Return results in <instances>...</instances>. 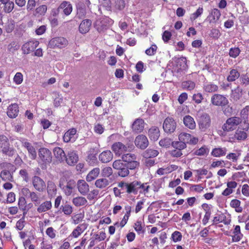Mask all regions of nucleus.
<instances>
[{"instance_id": "1", "label": "nucleus", "mask_w": 249, "mask_h": 249, "mask_svg": "<svg viewBox=\"0 0 249 249\" xmlns=\"http://www.w3.org/2000/svg\"><path fill=\"white\" fill-rule=\"evenodd\" d=\"M0 151L9 157L16 153V150L10 146L8 138L4 135H0Z\"/></svg>"}, {"instance_id": "2", "label": "nucleus", "mask_w": 249, "mask_h": 249, "mask_svg": "<svg viewBox=\"0 0 249 249\" xmlns=\"http://www.w3.org/2000/svg\"><path fill=\"white\" fill-rule=\"evenodd\" d=\"M122 161L128 165L130 170H135L139 168L140 162L137 160V156L132 153L124 154L122 156Z\"/></svg>"}, {"instance_id": "3", "label": "nucleus", "mask_w": 249, "mask_h": 249, "mask_svg": "<svg viewBox=\"0 0 249 249\" xmlns=\"http://www.w3.org/2000/svg\"><path fill=\"white\" fill-rule=\"evenodd\" d=\"M90 2L89 0H81L76 5L77 12L75 18L84 19L86 18L87 10L89 8Z\"/></svg>"}, {"instance_id": "4", "label": "nucleus", "mask_w": 249, "mask_h": 249, "mask_svg": "<svg viewBox=\"0 0 249 249\" xmlns=\"http://www.w3.org/2000/svg\"><path fill=\"white\" fill-rule=\"evenodd\" d=\"M162 127L165 133L171 134L177 128V123L172 117H167L163 121Z\"/></svg>"}, {"instance_id": "5", "label": "nucleus", "mask_w": 249, "mask_h": 249, "mask_svg": "<svg viewBox=\"0 0 249 249\" xmlns=\"http://www.w3.org/2000/svg\"><path fill=\"white\" fill-rule=\"evenodd\" d=\"M197 123L199 129L202 131H205L211 125L210 116L206 113H203L198 117Z\"/></svg>"}, {"instance_id": "6", "label": "nucleus", "mask_w": 249, "mask_h": 249, "mask_svg": "<svg viewBox=\"0 0 249 249\" xmlns=\"http://www.w3.org/2000/svg\"><path fill=\"white\" fill-rule=\"evenodd\" d=\"M241 123V119L237 117H232L228 119L223 125L222 129L225 131H230L233 130L235 126Z\"/></svg>"}, {"instance_id": "7", "label": "nucleus", "mask_w": 249, "mask_h": 249, "mask_svg": "<svg viewBox=\"0 0 249 249\" xmlns=\"http://www.w3.org/2000/svg\"><path fill=\"white\" fill-rule=\"evenodd\" d=\"M211 103L213 106H220L223 107L226 106L229 103L228 99L223 95L214 94L212 96Z\"/></svg>"}, {"instance_id": "8", "label": "nucleus", "mask_w": 249, "mask_h": 249, "mask_svg": "<svg viewBox=\"0 0 249 249\" xmlns=\"http://www.w3.org/2000/svg\"><path fill=\"white\" fill-rule=\"evenodd\" d=\"M39 159L43 164H49L52 161V155L51 151L46 148H41L38 151Z\"/></svg>"}, {"instance_id": "9", "label": "nucleus", "mask_w": 249, "mask_h": 249, "mask_svg": "<svg viewBox=\"0 0 249 249\" xmlns=\"http://www.w3.org/2000/svg\"><path fill=\"white\" fill-rule=\"evenodd\" d=\"M68 43V40L63 37H57L51 39L49 45L52 48H62L66 47Z\"/></svg>"}, {"instance_id": "10", "label": "nucleus", "mask_w": 249, "mask_h": 249, "mask_svg": "<svg viewBox=\"0 0 249 249\" xmlns=\"http://www.w3.org/2000/svg\"><path fill=\"white\" fill-rule=\"evenodd\" d=\"M39 43L37 40H31L25 43L21 47L22 53L24 54H28L34 52Z\"/></svg>"}, {"instance_id": "11", "label": "nucleus", "mask_w": 249, "mask_h": 249, "mask_svg": "<svg viewBox=\"0 0 249 249\" xmlns=\"http://www.w3.org/2000/svg\"><path fill=\"white\" fill-rule=\"evenodd\" d=\"M134 142L137 148L142 150L146 148L149 144V142L147 137L142 134L139 135L135 138Z\"/></svg>"}, {"instance_id": "12", "label": "nucleus", "mask_w": 249, "mask_h": 249, "mask_svg": "<svg viewBox=\"0 0 249 249\" xmlns=\"http://www.w3.org/2000/svg\"><path fill=\"white\" fill-rule=\"evenodd\" d=\"M22 146L25 147L28 151L29 156L32 160H35L37 154L35 148L31 143L27 142L25 139H22L21 141Z\"/></svg>"}, {"instance_id": "13", "label": "nucleus", "mask_w": 249, "mask_h": 249, "mask_svg": "<svg viewBox=\"0 0 249 249\" xmlns=\"http://www.w3.org/2000/svg\"><path fill=\"white\" fill-rule=\"evenodd\" d=\"M32 184L34 187L39 192H43L46 188L44 181L38 176H35L32 178Z\"/></svg>"}, {"instance_id": "14", "label": "nucleus", "mask_w": 249, "mask_h": 249, "mask_svg": "<svg viewBox=\"0 0 249 249\" xmlns=\"http://www.w3.org/2000/svg\"><path fill=\"white\" fill-rule=\"evenodd\" d=\"M144 127V122L142 119L137 118L133 123L131 128L133 132L139 133L142 132Z\"/></svg>"}, {"instance_id": "15", "label": "nucleus", "mask_w": 249, "mask_h": 249, "mask_svg": "<svg viewBox=\"0 0 249 249\" xmlns=\"http://www.w3.org/2000/svg\"><path fill=\"white\" fill-rule=\"evenodd\" d=\"M111 149L116 156H121L126 152V148L125 144L121 142H116L111 146Z\"/></svg>"}, {"instance_id": "16", "label": "nucleus", "mask_w": 249, "mask_h": 249, "mask_svg": "<svg viewBox=\"0 0 249 249\" xmlns=\"http://www.w3.org/2000/svg\"><path fill=\"white\" fill-rule=\"evenodd\" d=\"M65 160L68 165L73 166L78 161V156L76 152L71 151L68 152L67 156H66Z\"/></svg>"}, {"instance_id": "17", "label": "nucleus", "mask_w": 249, "mask_h": 249, "mask_svg": "<svg viewBox=\"0 0 249 249\" xmlns=\"http://www.w3.org/2000/svg\"><path fill=\"white\" fill-rule=\"evenodd\" d=\"M92 21L90 19H83L79 26V31L80 33L85 34L88 33L91 26Z\"/></svg>"}, {"instance_id": "18", "label": "nucleus", "mask_w": 249, "mask_h": 249, "mask_svg": "<svg viewBox=\"0 0 249 249\" xmlns=\"http://www.w3.org/2000/svg\"><path fill=\"white\" fill-rule=\"evenodd\" d=\"M140 184V181L137 180H134L130 183H128V185H127L126 193L128 194H137L139 191V185Z\"/></svg>"}, {"instance_id": "19", "label": "nucleus", "mask_w": 249, "mask_h": 249, "mask_svg": "<svg viewBox=\"0 0 249 249\" xmlns=\"http://www.w3.org/2000/svg\"><path fill=\"white\" fill-rule=\"evenodd\" d=\"M113 155L110 150H105L99 155V159L104 163H108L113 159Z\"/></svg>"}, {"instance_id": "20", "label": "nucleus", "mask_w": 249, "mask_h": 249, "mask_svg": "<svg viewBox=\"0 0 249 249\" xmlns=\"http://www.w3.org/2000/svg\"><path fill=\"white\" fill-rule=\"evenodd\" d=\"M220 16L221 13L220 11L217 9H213L208 16L207 19L210 23H215L219 20Z\"/></svg>"}, {"instance_id": "21", "label": "nucleus", "mask_w": 249, "mask_h": 249, "mask_svg": "<svg viewBox=\"0 0 249 249\" xmlns=\"http://www.w3.org/2000/svg\"><path fill=\"white\" fill-rule=\"evenodd\" d=\"M63 10L64 14L68 16L71 14L72 10V5L70 2L64 1L58 7V10Z\"/></svg>"}, {"instance_id": "22", "label": "nucleus", "mask_w": 249, "mask_h": 249, "mask_svg": "<svg viewBox=\"0 0 249 249\" xmlns=\"http://www.w3.org/2000/svg\"><path fill=\"white\" fill-rule=\"evenodd\" d=\"M173 60L174 61L175 65L178 70H184L186 66V59L185 57H175L173 58Z\"/></svg>"}, {"instance_id": "23", "label": "nucleus", "mask_w": 249, "mask_h": 249, "mask_svg": "<svg viewBox=\"0 0 249 249\" xmlns=\"http://www.w3.org/2000/svg\"><path fill=\"white\" fill-rule=\"evenodd\" d=\"M1 8L3 9V11L5 13H10L12 11L14 8V3L10 0H3L1 2Z\"/></svg>"}, {"instance_id": "24", "label": "nucleus", "mask_w": 249, "mask_h": 249, "mask_svg": "<svg viewBox=\"0 0 249 249\" xmlns=\"http://www.w3.org/2000/svg\"><path fill=\"white\" fill-rule=\"evenodd\" d=\"M19 110L17 104H13L8 108L7 111V115L11 118H16L18 114Z\"/></svg>"}, {"instance_id": "25", "label": "nucleus", "mask_w": 249, "mask_h": 249, "mask_svg": "<svg viewBox=\"0 0 249 249\" xmlns=\"http://www.w3.org/2000/svg\"><path fill=\"white\" fill-rule=\"evenodd\" d=\"M76 129L72 128L68 130L63 136V140L65 142H69L71 141H74V135L76 133Z\"/></svg>"}, {"instance_id": "26", "label": "nucleus", "mask_w": 249, "mask_h": 249, "mask_svg": "<svg viewBox=\"0 0 249 249\" xmlns=\"http://www.w3.org/2000/svg\"><path fill=\"white\" fill-rule=\"evenodd\" d=\"M148 136L151 140L153 141H157L160 136L159 128L157 126L151 127L148 131Z\"/></svg>"}, {"instance_id": "27", "label": "nucleus", "mask_w": 249, "mask_h": 249, "mask_svg": "<svg viewBox=\"0 0 249 249\" xmlns=\"http://www.w3.org/2000/svg\"><path fill=\"white\" fill-rule=\"evenodd\" d=\"M96 155V152L93 148H91L88 152L87 161L89 165L93 166L96 163L97 158Z\"/></svg>"}, {"instance_id": "28", "label": "nucleus", "mask_w": 249, "mask_h": 249, "mask_svg": "<svg viewBox=\"0 0 249 249\" xmlns=\"http://www.w3.org/2000/svg\"><path fill=\"white\" fill-rule=\"evenodd\" d=\"M218 86L212 82L206 83L203 85V89L207 93L217 92L218 90Z\"/></svg>"}, {"instance_id": "29", "label": "nucleus", "mask_w": 249, "mask_h": 249, "mask_svg": "<svg viewBox=\"0 0 249 249\" xmlns=\"http://www.w3.org/2000/svg\"><path fill=\"white\" fill-rule=\"evenodd\" d=\"M79 192L83 195H85L89 191V185L84 180H79L77 182Z\"/></svg>"}, {"instance_id": "30", "label": "nucleus", "mask_w": 249, "mask_h": 249, "mask_svg": "<svg viewBox=\"0 0 249 249\" xmlns=\"http://www.w3.org/2000/svg\"><path fill=\"white\" fill-rule=\"evenodd\" d=\"M75 186V181L73 180H70L67 182V184L65 187H63V190L66 196H70L72 193V190Z\"/></svg>"}, {"instance_id": "31", "label": "nucleus", "mask_w": 249, "mask_h": 249, "mask_svg": "<svg viewBox=\"0 0 249 249\" xmlns=\"http://www.w3.org/2000/svg\"><path fill=\"white\" fill-rule=\"evenodd\" d=\"M248 129L245 130L244 129L238 128L234 134V138L238 141H244L246 140L248 137V134L246 132Z\"/></svg>"}, {"instance_id": "32", "label": "nucleus", "mask_w": 249, "mask_h": 249, "mask_svg": "<svg viewBox=\"0 0 249 249\" xmlns=\"http://www.w3.org/2000/svg\"><path fill=\"white\" fill-rule=\"evenodd\" d=\"M88 224L84 223L78 225L75 229L73 230L71 233V235L75 237H78L85 230L87 229Z\"/></svg>"}, {"instance_id": "33", "label": "nucleus", "mask_w": 249, "mask_h": 249, "mask_svg": "<svg viewBox=\"0 0 249 249\" xmlns=\"http://www.w3.org/2000/svg\"><path fill=\"white\" fill-rule=\"evenodd\" d=\"M184 125L191 129L195 128L196 124L194 118L190 115H186L183 118Z\"/></svg>"}, {"instance_id": "34", "label": "nucleus", "mask_w": 249, "mask_h": 249, "mask_svg": "<svg viewBox=\"0 0 249 249\" xmlns=\"http://www.w3.org/2000/svg\"><path fill=\"white\" fill-rule=\"evenodd\" d=\"M55 157L60 161H64L66 158V154L64 150L60 147H56L53 149Z\"/></svg>"}, {"instance_id": "35", "label": "nucleus", "mask_w": 249, "mask_h": 249, "mask_svg": "<svg viewBox=\"0 0 249 249\" xmlns=\"http://www.w3.org/2000/svg\"><path fill=\"white\" fill-rule=\"evenodd\" d=\"M52 207V204L51 201L47 200L38 206L37 208V211L39 213L46 212Z\"/></svg>"}, {"instance_id": "36", "label": "nucleus", "mask_w": 249, "mask_h": 249, "mask_svg": "<svg viewBox=\"0 0 249 249\" xmlns=\"http://www.w3.org/2000/svg\"><path fill=\"white\" fill-rule=\"evenodd\" d=\"M202 207L205 211V214L202 220L203 224L205 225L208 223L211 214V209L210 206L206 203L203 204Z\"/></svg>"}, {"instance_id": "37", "label": "nucleus", "mask_w": 249, "mask_h": 249, "mask_svg": "<svg viewBox=\"0 0 249 249\" xmlns=\"http://www.w3.org/2000/svg\"><path fill=\"white\" fill-rule=\"evenodd\" d=\"M47 192L51 197L54 196L56 193V186L52 181H49L47 182Z\"/></svg>"}, {"instance_id": "38", "label": "nucleus", "mask_w": 249, "mask_h": 249, "mask_svg": "<svg viewBox=\"0 0 249 249\" xmlns=\"http://www.w3.org/2000/svg\"><path fill=\"white\" fill-rule=\"evenodd\" d=\"M239 72L236 69H231L227 77L228 82H231L235 81L240 77Z\"/></svg>"}, {"instance_id": "39", "label": "nucleus", "mask_w": 249, "mask_h": 249, "mask_svg": "<svg viewBox=\"0 0 249 249\" xmlns=\"http://www.w3.org/2000/svg\"><path fill=\"white\" fill-rule=\"evenodd\" d=\"M100 173V169L99 168H95L92 169L88 174L86 180L88 182H90L95 179Z\"/></svg>"}, {"instance_id": "40", "label": "nucleus", "mask_w": 249, "mask_h": 249, "mask_svg": "<svg viewBox=\"0 0 249 249\" xmlns=\"http://www.w3.org/2000/svg\"><path fill=\"white\" fill-rule=\"evenodd\" d=\"M178 139L185 144L193 143L192 141V136L191 134L185 132L181 133L178 135Z\"/></svg>"}, {"instance_id": "41", "label": "nucleus", "mask_w": 249, "mask_h": 249, "mask_svg": "<svg viewBox=\"0 0 249 249\" xmlns=\"http://www.w3.org/2000/svg\"><path fill=\"white\" fill-rule=\"evenodd\" d=\"M158 154V150L148 148L143 153L142 156L145 159H150L157 157Z\"/></svg>"}, {"instance_id": "42", "label": "nucleus", "mask_w": 249, "mask_h": 249, "mask_svg": "<svg viewBox=\"0 0 249 249\" xmlns=\"http://www.w3.org/2000/svg\"><path fill=\"white\" fill-rule=\"evenodd\" d=\"M227 151V150L225 147L215 148L212 150L211 154L214 157H220L225 156L226 154Z\"/></svg>"}, {"instance_id": "43", "label": "nucleus", "mask_w": 249, "mask_h": 249, "mask_svg": "<svg viewBox=\"0 0 249 249\" xmlns=\"http://www.w3.org/2000/svg\"><path fill=\"white\" fill-rule=\"evenodd\" d=\"M47 10V6L46 5H41L35 9L34 15L36 17L44 16Z\"/></svg>"}, {"instance_id": "44", "label": "nucleus", "mask_w": 249, "mask_h": 249, "mask_svg": "<svg viewBox=\"0 0 249 249\" xmlns=\"http://www.w3.org/2000/svg\"><path fill=\"white\" fill-rule=\"evenodd\" d=\"M0 177L3 181H13V177L11 173L8 170H3L0 174Z\"/></svg>"}, {"instance_id": "45", "label": "nucleus", "mask_w": 249, "mask_h": 249, "mask_svg": "<svg viewBox=\"0 0 249 249\" xmlns=\"http://www.w3.org/2000/svg\"><path fill=\"white\" fill-rule=\"evenodd\" d=\"M72 202L75 206L79 207L86 205L88 201L84 197L77 196L73 198Z\"/></svg>"}, {"instance_id": "46", "label": "nucleus", "mask_w": 249, "mask_h": 249, "mask_svg": "<svg viewBox=\"0 0 249 249\" xmlns=\"http://www.w3.org/2000/svg\"><path fill=\"white\" fill-rule=\"evenodd\" d=\"M109 184V181L107 178H100L96 180L95 185L100 189L105 188Z\"/></svg>"}, {"instance_id": "47", "label": "nucleus", "mask_w": 249, "mask_h": 249, "mask_svg": "<svg viewBox=\"0 0 249 249\" xmlns=\"http://www.w3.org/2000/svg\"><path fill=\"white\" fill-rule=\"evenodd\" d=\"M23 191H26L30 194V197L31 198L32 201L34 202L35 206H36L39 203V197L36 193L34 192H30L28 188L24 189Z\"/></svg>"}, {"instance_id": "48", "label": "nucleus", "mask_w": 249, "mask_h": 249, "mask_svg": "<svg viewBox=\"0 0 249 249\" xmlns=\"http://www.w3.org/2000/svg\"><path fill=\"white\" fill-rule=\"evenodd\" d=\"M240 205L241 201L236 199L232 200L230 203L231 206L235 208V211L237 213H241L243 209Z\"/></svg>"}, {"instance_id": "49", "label": "nucleus", "mask_w": 249, "mask_h": 249, "mask_svg": "<svg viewBox=\"0 0 249 249\" xmlns=\"http://www.w3.org/2000/svg\"><path fill=\"white\" fill-rule=\"evenodd\" d=\"M126 164L124 163L121 160H115L112 164V166L114 169L121 171L125 166Z\"/></svg>"}, {"instance_id": "50", "label": "nucleus", "mask_w": 249, "mask_h": 249, "mask_svg": "<svg viewBox=\"0 0 249 249\" xmlns=\"http://www.w3.org/2000/svg\"><path fill=\"white\" fill-rule=\"evenodd\" d=\"M196 86L195 82L192 81H186L182 83V87L189 90H193Z\"/></svg>"}, {"instance_id": "51", "label": "nucleus", "mask_w": 249, "mask_h": 249, "mask_svg": "<svg viewBox=\"0 0 249 249\" xmlns=\"http://www.w3.org/2000/svg\"><path fill=\"white\" fill-rule=\"evenodd\" d=\"M209 152V149L207 147L204 146L196 150L194 152V154L197 156H204L207 155Z\"/></svg>"}, {"instance_id": "52", "label": "nucleus", "mask_w": 249, "mask_h": 249, "mask_svg": "<svg viewBox=\"0 0 249 249\" xmlns=\"http://www.w3.org/2000/svg\"><path fill=\"white\" fill-rule=\"evenodd\" d=\"M172 146L176 149L181 150L184 149L186 147V144L183 142L181 141H174L172 143Z\"/></svg>"}, {"instance_id": "53", "label": "nucleus", "mask_w": 249, "mask_h": 249, "mask_svg": "<svg viewBox=\"0 0 249 249\" xmlns=\"http://www.w3.org/2000/svg\"><path fill=\"white\" fill-rule=\"evenodd\" d=\"M242 89L238 86L232 90L233 98L236 100L239 99L242 95Z\"/></svg>"}, {"instance_id": "54", "label": "nucleus", "mask_w": 249, "mask_h": 249, "mask_svg": "<svg viewBox=\"0 0 249 249\" xmlns=\"http://www.w3.org/2000/svg\"><path fill=\"white\" fill-rule=\"evenodd\" d=\"M173 142L171 139L166 138L161 140L159 142V144L162 147H169L171 145L172 146Z\"/></svg>"}, {"instance_id": "55", "label": "nucleus", "mask_w": 249, "mask_h": 249, "mask_svg": "<svg viewBox=\"0 0 249 249\" xmlns=\"http://www.w3.org/2000/svg\"><path fill=\"white\" fill-rule=\"evenodd\" d=\"M239 80L242 86L246 87L249 85V77L247 74L240 75Z\"/></svg>"}, {"instance_id": "56", "label": "nucleus", "mask_w": 249, "mask_h": 249, "mask_svg": "<svg viewBox=\"0 0 249 249\" xmlns=\"http://www.w3.org/2000/svg\"><path fill=\"white\" fill-rule=\"evenodd\" d=\"M36 6V0H28L26 5V10L28 12L33 11L35 10Z\"/></svg>"}, {"instance_id": "57", "label": "nucleus", "mask_w": 249, "mask_h": 249, "mask_svg": "<svg viewBox=\"0 0 249 249\" xmlns=\"http://www.w3.org/2000/svg\"><path fill=\"white\" fill-rule=\"evenodd\" d=\"M26 214L25 212L23 213V216L20 218L18 221L16 223V228L19 230H22L25 226V220H24V216Z\"/></svg>"}, {"instance_id": "58", "label": "nucleus", "mask_w": 249, "mask_h": 249, "mask_svg": "<svg viewBox=\"0 0 249 249\" xmlns=\"http://www.w3.org/2000/svg\"><path fill=\"white\" fill-rule=\"evenodd\" d=\"M240 50L238 47L231 48L229 51V55L231 57L236 58L240 53Z\"/></svg>"}, {"instance_id": "59", "label": "nucleus", "mask_w": 249, "mask_h": 249, "mask_svg": "<svg viewBox=\"0 0 249 249\" xmlns=\"http://www.w3.org/2000/svg\"><path fill=\"white\" fill-rule=\"evenodd\" d=\"M192 99L196 104H199L202 102L204 98L202 93L198 92L193 95Z\"/></svg>"}, {"instance_id": "60", "label": "nucleus", "mask_w": 249, "mask_h": 249, "mask_svg": "<svg viewBox=\"0 0 249 249\" xmlns=\"http://www.w3.org/2000/svg\"><path fill=\"white\" fill-rule=\"evenodd\" d=\"M147 183H142L140 181V184L139 185V191L140 193H144L145 194L148 193L150 186L147 185Z\"/></svg>"}, {"instance_id": "61", "label": "nucleus", "mask_w": 249, "mask_h": 249, "mask_svg": "<svg viewBox=\"0 0 249 249\" xmlns=\"http://www.w3.org/2000/svg\"><path fill=\"white\" fill-rule=\"evenodd\" d=\"M129 170H130V168L128 167V165L126 164L123 170L118 171V174L121 177H127L129 174Z\"/></svg>"}, {"instance_id": "62", "label": "nucleus", "mask_w": 249, "mask_h": 249, "mask_svg": "<svg viewBox=\"0 0 249 249\" xmlns=\"http://www.w3.org/2000/svg\"><path fill=\"white\" fill-rule=\"evenodd\" d=\"M63 212L66 215H70L72 213V207L71 206L66 204L61 207Z\"/></svg>"}, {"instance_id": "63", "label": "nucleus", "mask_w": 249, "mask_h": 249, "mask_svg": "<svg viewBox=\"0 0 249 249\" xmlns=\"http://www.w3.org/2000/svg\"><path fill=\"white\" fill-rule=\"evenodd\" d=\"M171 237L174 242H178L181 240L182 234L180 232L175 231L172 233Z\"/></svg>"}, {"instance_id": "64", "label": "nucleus", "mask_w": 249, "mask_h": 249, "mask_svg": "<svg viewBox=\"0 0 249 249\" xmlns=\"http://www.w3.org/2000/svg\"><path fill=\"white\" fill-rule=\"evenodd\" d=\"M23 75L21 72H17L14 77L13 81L17 85L20 84L23 81Z\"/></svg>"}]
</instances>
